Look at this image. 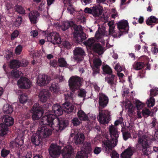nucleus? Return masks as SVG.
Wrapping results in <instances>:
<instances>
[{"instance_id": "obj_35", "label": "nucleus", "mask_w": 158, "mask_h": 158, "mask_svg": "<svg viewBox=\"0 0 158 158\" xmlns=\"http://www.w3.org/2000/svg\"><path fill=\"white\" fill-rule=\"evenodd\" d=\"M78 116L81 120L85 121L88 119V117L85 112L81 110H79L77 113Z\"/></svg>"}, {"instance_id": "obj_20", "label": "nucleus", "mask_w": 158, "mask_h": 158, "mask_svg": "<svg viewBox=\"0 0 158 158\" xmlns=\"http://www.w3.org/2000/svg\"><path fill=\"white\" fill-rule=\"evenodd\" d=\"M27 64L28 63L27 62H25L24 64H21L18 60H14L10 61V66L11 68H18L21 66L26 67Z\"/></svg>"}, {"instance_id": "obj_32", "label": "nucleus", "mask_w": 158, "mask_h": 158, "mask_svg": "<svg viewBox=\"0 0 158 158\" xmlns=\"http://www.w3.org/2000/svg\"><path fill=\"white\" fill-rule=\"evenodd\" d=\"M23 135H19L15 139V145L17 147H20L23 143V139L22 137Z\"/></svg>"}, {"instance_id": "obj_8", "label": "nucleus", "mask_w": 158, "mask_h": 158, "mask_svg": "<svg viewBox=\"0 0 158 158\" xmlns=\"http://www.w3.org/2000/svg\"><path fill=\"white\" fill-rule=\"evenodd\" d=\"M69 82V87L72 92L78 89L81 85L80 78L76 76L71 77Z\"/></svg>"}, {"instance_id": "obj_7", "label": "nucleus", "mask_w": 158, "mask_h": 158, "mask_svg": "<svg viewBox=\"0 0 158 158\" xmlns=\"http://www.w3.org/2000/svg\"><path fill=\"white\" fill-rule=\"evenodd\" d=\"M52 128L49 129L46 126H41L39 127L37 130V134L40 138H46L50 136L52 134Z\"/></svg>"}, {"instance_id": "obj_43", "label": "nucleus", "mask_w": 158, "mask_h": 158, "mask_svg": "<svg viewBox=\"0 0 158 158\" xmlns=\"http://www.w3.org/2000/svg\"><path fill=\"white\" fill-rule=\"evenodd\" d=\"M27 96L25 94H21L19 97V101L22 103H26L27 101Z\"/></svg>"}, {"instance_id": "obj_2", "label": "nucleus", "mask_w": 158, "mask_h": 158, "mask_svg": "<svg viewBox=\"0 0 158 158\" xmlns=\"http://www.w3.org/2000/svg\"><path fill=\"white\" fill-rule=\"evenodd\" d=\"M51 24H54L56 27L61 28L64 31L67 30L70 26H72L74 30L73 35L75 39L77 42L82 41L86 38L82 27L80 26H78L76 25L72 21H63L61 22V24L58 23L53 24L51 23Z\"/></svg>"}, {"instance_id": "obj_60", "label": "nucleus", "mask_w": 158, "mask_h": 158, "mask_svg": "<svg viewBox=\"0 0 158 158\" xmlns=\"http://www.w3.org/2000/svg\"><path fill=\"white\" fill-rule=\"evenodd\" d=\"M114 69L117 72H120L123 70V69L122 67L120 66L119 63H118L116 64L115 67Z\"/></svg>"}, {"instance_id": "obj_54", "label": "nucleus", "mask_w": 158, "mask_h": 158, "mask_svg": "<svg viewBox=\"0 0 158 158\" xmlns=\"http://www.w3.org/2000/svg\"><path fill=\"white\" fill-rule=\"evenodd\" d=\"M72 122L73 125L75 126H77L79 125L80 123V122L77 118H74L72 120Z\"/></svg>"}, {"instance_id": "obj_24", "label": "nucleus", "mask_w": 158, "mask_h": 158, "mask_svg": "<svg viewBox=\"0 0 158 158\" xmlns=\"http://www.w3.org/2000/svg\"><path fill=\"white\" fill-rule=\"evenodd\" d=\"M91 49L100 55L102 54L104 51V48L101 44L97 43Z\"/></svg>"}, {"instance_id": "obj_11", "label": "nucleus", "mask_w": 158, "mask_h": 158, "mask_svg": "<svg viewBox=\"0 0 158 158\" xmlns=\"http://www.w3.org/2000/svg\"><path fill=\"white\" fill-rule=\"evenodd\" d=\"M48 41L51 42L53 44H60L61 40L59 34L56 32H51L47 36Z\"/></svg>"}, {"instance_id": "obj_40", "label": "nucleus", "mask_w": 158, "mask_h": 158, "mask_svg": "<svg viewBox=\"0 0 158 158\" xmlns=\"http://www.w3.org/2000/svg\"><path fill=\"white\" fill-rule=\"evenodd\" d=\"M115 79V76L111 74H109L108 76L106 78V81L110 84H113Z\"/></svg>"}, {"instance_id": "obj_64", "label": "nucleus", "mask_w": 158, "mask_h": 158, "mask_svg": "<svg viewBox=\"0 0 158 158\" xmlns=\"http://www.w3.org/2000/svg\"><path fill=\"white\" fill-rule=\"evenodd\" d=\"M152 51L154 54H155L158 53V47L157 48L156 47H152Z\"/></svg>"}, {"instance_id": "obj_58", "label": "nucleus", "mask_w": 158, "mask_h": 158, "mask_svg": "<svg viewBox=\"0 0 158 158\" xmlns=\"http://www.w3.org/2000/svg\"><path fill=\"white\" fill-rule=\"evenodd\" d=\"M150 113V111L147 108H144L142 110V114L144 116L148 115Z\"/></svg>"}, {"instance_id": "obj_53", "label": "nucleus", "mask_w": 158, "mask_h": 158, "mask_svg": "<svg viewBox=\"0 0 158 158\" xmlns=\"http://www.w3.org/2000/svg\"><path fill=\"white\" fill-rule=\"evenodd\" d=\"M22 50V47L20 45L17 46L15 48V53L19 55L20 54Z\"/></svg>"}, {"instance_id": "obj_15", "label": "nucleus", "mask_w": 158, "mask_h": 158, "mask_svg": "<svg viewBox=\"0 0 158 158\" xmlns=\"http://www.w3.org/2000/svg\"><path fill=\"white\" fill-rule=\"evenodd\" d=\"M139 140L136 147L139 148L145 149L148 145V139L146 136H139Z\"/></svg>"}, {"instance_id": "obj_26", "label": "nucleus", "mask_w": 158, "mask_h": 158, "mask_svg": "<svg viewBox=\"0 0 158 158\" xmlns=\"http://www.w3.org/2000/svg\"><path fill=\"white\" fill-rule=\"evenodd\" d=\"M74 141L76 144H80L83 142L85 139L84 134L82 133H77L74 137Z\"/></svg>"}, {"instance_id": "obj_4", "label": "nucleus", "mask_w": 158, "mask_h": 158, "mask_svg": "<svg viewBox=\"0 0 158 158\" xmlns=\"http://www.w3.org/2000/svg\"><path fill=\"white\" fill-rule=\"evenodd\" d=\"M91 150L90 143L85 142L83 144L81 150L77 153L76 158H88V155Z\"/></svg>"}, {"instance_id": "obj_18", "label": "nucleus", "mask_w": 158, "mask_h": 158, "mask_svg": "<svg viewBox=\"0 0 158 158\" xmlns=\"http://www.w3.org/2000/svg\"><path fill=\"white\" fill-rule=\"evenodd\" d=\"M49 97V94L48 90H43L40 91L39 93V100L42 102H46Z\"/></svg>"}, {"instance_id": "obj_19", "label": "nucleus", "mask_w": 158, "mask_h": 158, "mask_svg": "<svg viewBox=\"0 0 158 158\" xmlns=\"http://www.w3.org/2000/svg\"><path fill=\"white\" fill-rule=\"evenodd\" d=\"M74 54L75 56L74 58L76 61L78 62L80 61L81 60L83 59L82 57L81 56L79 58H77V56H83L84 55L85 52L83 49L79 47H77L76 48V49L74 50Z\"/></svg>"}, {"instance_id": "obj_41", "label": "nucleus", "mask_w": 158, "mask_h": 158, "mask_svg": "<svg viewBox=\"0 0 158 158\" xmlns=\"http://www.w3.org/2000/svg\"><path fill=\"white\" fill-rule=\"evenodd\" d=\"M58 64L61 67H65L67 66V64L65 60L63 58H59L58 60Z\"/></svg>"}, {"instance_id": "obj_42", "label": "nucleus", "mask_w": 158, "mask_h": 158, "mask_svg": "<svg viewBox=\"0 0 158 158\" xmlns=\"http://www.w3.org/2000/svg\"><path fill=\"white\" fill-rule=\"evenodd\" d=\"M158 94V88L156 87H153L150 90V95L152 97L156 96Z\"/></svg>"}, {"instance_id": "obj_61", "label": "nucleus", "mask_w": 158, "mask_h": 158, "mask_svg": "<svg viewBox=\"0 0 158 158\" xmlns=\"http://www.w3.org/2000/svg\"><path fill=\"white\" fill-rule=\"evenodd\" d=\"M101 150L102 149L100 147H96L94 150V152L95 154H98L100 152Z\"/></svg>"}, {"instance_id": "obj_57", "label": "nucleus", "mask_w": 158, "mask_h": 158, "mask_svg": "<svg viewBox=\"0 0 158 158\" xmlns=\"http://www.w3.org/2000/svg\"><path fill=\"white\" fill-rule=\"evenodd\" d=\"M86 92L84 89H80L78 94V95L81 97L85 96Z\"/></svg>"}, {"instance_id": "obj_52", "label": "nucleus", "mask_w": 158, "mask_h": 158, "mask_svg": "<svg viewBox=\"0 0 158 158\" xmlns=\"http://www.w3.org/2000/svg\"><path fill=\"white\" fill-rule=\"evenodd\" d=\"M123 138L125 140H126L131 136L130 133L128 132L125 131L123 132Z\"/></svg>"}, {"instance_id": "obj_37", "label": "nucleus", "mask_w": 158, "mask_h": 158, "mask_svg": "<svg viewBox=\"0 0 158 158\" xmlns=\"http://www.w3.org/2000/svg\"><path fill=\"white\" fill-rule=\"evenodd\" d=\"M23 74L21 72L18 70H13L10 73V76L13 78H18L19 77L21 76Z\"/></svg>"}, {"instance_id": "obj_51", "label": "nucleus", "mask_w": 158, "mask_h": 158, "mask_svg": "<svg viewBox=\"0 0 158 158\" xmlns=\"http://www.w3.org/2000/svg\"><path fill=\"white\" fill-rule=\"evenodd\" d=\"M111 158H119V154L115 151H112L110 154Z\"/></svg>"}, {"instance_id": "obj_56", "label": "nucleus", "mask_w": 158, "mask_h": 158, "mask_svg": "<svg viewBox=\"0 0 158 158\" xmlns=\"http://www.w3.org/2000/svg\"><path fill=\"white\" fill-rule=\"evenodd\" d=\"M19 34V32L17 30L15 31L11 35V40H13L16 38Z\"/></svg>"}, {"instance_id": "obj_6", "label": "nucleus", "mask_w": 158, "mask_h": 158, "mask_svg": "<svg viewBox=\"0 0 158 158\" xmlns=\"http://www.w3.org/2000/svg\"><path fill=\"white\" fill-rule=\"evenodd\" d=\"M32 111L33 112L32 118L34 120H38L44 113L42 107L39 106V104L37 103L34 104Z\"/></svg>"}, {"instance_id": "obj_47", "label": "nucleus", "mask_w": 158, "mask_h": 158, "mask_svg": "<svg viewBox=\"0 0 158 158\" xmlns=\"http://www.w3.org/2000/svg\"><path fill=\"white\" fill-rule=\"evenodd\" d=\"M15 10L17 12L20 14H24L25 12V10L23 8L19 5H16L15 6Z\"/></svg>"}, {"instance_id": "obj_34", "label": "nucleus", "mask_w": 158, "mask_h": 158, "mask_svg": "<svg viewBox=\"0 0 158 158\" xmlns=\"http://www.w3.org/2000/svg\"><path fill=\"white\" fill-rule=\"evenodd\" d=\"M51 91L55 94H57L60 90V87L57 83H53L50 87Z\"/></svg>"}, {"instance_id": "obj_36", "label": "nucleus", "mask_w": 158, "mask_h": 158, "mask_svg": "<svg viewBox=\"0 0 158 158\" xmlns=\"http://www.w3.org/2000/svg\"><path fill=\"white\" fill-rule=\"evenodd\" d=\"M144 65V64L142 62H135L133 64V69L135 70H139L142 69Z\"/></svg>"}, {"instance_id": "obj_14", "label": "nucleus", "mask_w": 158, "mask_h": 158, "mask_svg": "<svg viewBox=\"0 0 158 158\" xmlns=\"http://www.w3.org/2000/svg\"><path fill=\"white\" fill-rule=\"evenodd\" d=\"M19 87L23 89L30 88L31 85L30 81L26 77H22L18 80L17 83Z\"/></svg>"}, {"instance_id": "obj_46", "label": "nucleus", "mask_w": 158, "mask_h": 158, "mask_svg": "<svg viewBox=\"0 0 158 158\" xmlns=\"http://www.w3.org/2000/svg\"><path fill=\"white\" fill-rule=\"evenodd\" d=\"M64 6H67V5L69 6V7H68L67 9L68 12L70 13V14H73L74 10V8L71 6L70 4L69 3L66 4L65 2H64Z\"/></svg>"}, {"instance_id": "obj_28", "label": "nucleus", "mask_w": 158, "mask_h": 158, "mask_svg": "<svg viewBox=\"0 0 158 158\" xmlns=\"http://www.w3.org/2000/svg\"><path fill=\"white\" fill-rule=\"evenodd\" d=\"M42 138L40 137L37 134H33L31 137V141L32 143L36 146L39 145L40 142V139Z\"/></svg>"}, {"instance_id": "obj_27", "label": "nucleus", "mask_w": 158, "mask_h": 158, "mask_svg": "<svg viewBox=\"0 0 158 158\" xmlns=\"http://www.w3.org/2000/svg\"><path fill=\"white\" fill-rule=\"evenodd\" d=\"M133 154V149L131 148H128L122 153L121 156L122 158H131Z\"/></svg>"}, {"instance_id": "obj_49", "label": "nucleus", "mask_w": 158, "mask_h": 158, "mask_svg": "<svg viewBox=\"0 0 158 158\" xmlns=\"http://www.w3.org/2000/svg\"><path fill=\"white\" fill-rule=\"evenodd\" d=\"M10 153V151L5 149H3L1 151V156L3 157L6 156Z\"/></svg>"}, {"instance_id": "obj_45", "label": "nucleus", "mask_w": 158, "mask_h": 158, "mask_svg": "<svg viewBox=\"0 0 158 158\" xmlns=\"http://www.w3.org/2000/svg\"><path fill=\"white\" fill-rule=\"evenodd\" d=\"M135 103L138 110L141 109L144 106V104L142 103L141 102L138 100H135Z\"/></svg>"}, {"instance_id": "obj_13", "label": "nucleus", "mask_w": 158, "mask_h": 158, "mask_svg": "<svg viewBox=\"0 0 158 158\" xmlns=\"http://www.w3.org/2000/svg\"><path fill=\"white\" fill-rule=\"evenodd\" d=\"M74 154L73 149L70 145L65 146L62 150V154L64 158H71Z\"/></svg>"}, {"instance_id": "obj_23", "label": "nucleus", "mask_w": 158, "mask_h": 158, "mask_svg": "<svg viewBox=\"0 0 158 158\" xmlns=\"http://www.w3.org/2000/svg\"><path fill=\"white\" fill-rule=\"evenodd\" d=\"M102 7L99 6H94L92 7V15L94 16H99L102 13Z\"/></svg>"}, {"instance_id": "obj_21", "label": "nucleus", "mask_w": 158, "mask_h": 158, "mask_svg": "<svg viewBox=\"0 0 158 158\" xmlns=\"http://www.w3.org/2000/svg\"><path fill=\"white\" fill-rule=\"evenodd\" d=\"M62 107L63 110L67 113L73 112L74 109L73 105L69 102H66L64 103L62 105Z\"/></svg>"}, {"instance_id": "obj_44", "label": "nucleus", "mask_w": 158, "mask_h": 158, "mask_svg": "<svg viewBox=\"0 0 158 158\" xmlns=\"http://www.w3.org/2000/svg\"><path fill=\"white\" fill-rule=\"evenodd\" d=\"M102 69L103 72L106 73L110 74H111L112 73L111 69L108 65H106L103 66Z\"/></svg>"}, {"instance_id": "obj_48", "label": "nucleus", "mask_w": 158, "mask_h": 158, "mask_svg": "<svg viewBox=\"0 0 158 158\" xmlns=\"http://www.w3.org/2000/svg\"><path fill=\"white\" fill-rule=\"evenodd\" d=\"M110 13L112 18L114 19L118 16V14L114 8H113L111 10Z\"/></svg>"}, {"instance_id": "obj_59", "label": "nucleus", "mask_w": 158, "mask_h": 158, "mask_svg": "<svg viewBox=\"0 0 158 158\" xmlns=\"http://www.w3.org/2000/svg\"><path fill=\"white\" fill-rule=\"evenodd\" d=\"M123 118L122 117H120L119 118L116 120L114 122V125L116 126L119 124H121L123 122Z\"/></svg>"}, {"instance_id": "obj_22", "label": "nucleus", "mask_w": 158, "mask_h": 158, "mask_svg": "<svg viewBox=\"0 0 158 158\" xmlns=\"http://www.w3.org/2000/svg\"><path fill=\"white\" fill-rule=\"evenodd\" d=\"M39 16V14L36 10L31 11L29 13V17L31 23H35Z\"/></svg>"}, {"instance_id": "obj_25", "label": "nucleus", "mask_w": 158, "mask_h": 158, "mask_svg": "<svg viewBox=\"0 0 158 158\" xmlns=\"http://www.w3.org/2000/svg\"><path fill=\"white\" fill-rule=\"evenodd\" d=\"M125 108L129 114H133L134 112V108L130 102L128 100H126L124 102Z\"/></svg>"}, {"instance_id": "obj_16", "label": "nucleus", "mask_w": 158, "mask_h": 158, "mask_svg": "<svg viewBox=\"0 0 158 158\" xmlns=\"http://www.w3.org/2000/svg\"><path fill=\"white\" fill-rule=\"evenodd\" d=\"M109 99L108 97L105 94L100 93L99 95L98 103L99 106L104 108L107 106L108 103Z\"/></svg>"}, {"instance_id": "obj_17", "label": "nucleus", "mask_w": 158, "mask_h": 158, "mask_svg": "<svg viewBox=\"0 0 158 158\" xmlns=\"http://www.w3.org/2000/svg\"><path fill=\"white\" fill-rule=\"evenodd\" d=\"M62 110V108H61V107L60 105L58 104H55L52 106V110L53 111V113L55 114V115L51 114V112L49 111V112L45 116L48 115L49 114H51L54 115L55 117L59 116L62 115L63 114Z\"/></svg>"}, {"instance_id": "obj_5", "label": "nucleus", "mask_w": 158, "mask_h": 158, "mask_svg": "<svg viewBox=\"0 0 158 158\" xmlns=\"http://www.w3.org/2000/svg\"><path fill=\"white\" fill-rule=\"evenodd\" d=\"M110 111L107 110H102L99 107V114L97 118L101 124L107 123L110 120Z\"/></svg>"}, {"instance_id": "obj_50", "label": "nucleus", "mask_w": 158, "mask_h": 158, "mask_svg": "<svg viewBox=\"0 0 158 158\" xmlns=\"http://www.w3.org/2000/svg\"><path fill=\"white\" fill-rule=\"evenodd\" d=\"M93 63L94 65L96 67L101 65V62L99 59H95L94 60Z\"/></svg>"}, {"instance_id": "obj_62", "label": "nucleus", "mask_w": 158, "mask_h": 158, "mask_svg": "<svg viewBox=\"0 0 158 158\" xmlns=\"http://www.w3.org/2000/svg\"><path fill=\"white\" fill-rule=\"evenodd\" d=\"M30 34L31 36L35 37L38 35V33L36 31L34 30L31 31Z\"/></svg>"}, {"instance_id": "obj_31", "label": "nucleus", "mask_w": 158, "mask_h": 158, "mask_svg": "<svg viewBox=\"0 0 158 158\" xmlns=\"http://www.w3.org/2000/svg\"><path fill=\"white\" fill-rule=\"evenodd\" d=\"M97 43L96 40L93 38H91L86 40L85 42V44L87 47H89L90 49H92L93 47Z\"/></svg>"}, {"instance_id": "obj_10", "label": "nucleus", "mask_w": 158, "mask_h": 158, "mask_svg": "<svg viewBox=\"0 0 158 158\" xmlns=\"http://www.w3.org/2000/svg\"><path fill=\"white\" fill-rule=\"evenodd\" d=\"M61 149L60 146H57L55 144H51L49 149V154L51 157L54 158H57L60 154Z\"/></svg>"}, {"instance_id": "obj_9", "label": "nucleus", "mask_w": 158, "mask_h": 158, "mask_svg": "<svg viewBox=\"0 0 158 158\" xmlns=\"http://www.w3.org/2000/svg\"><path fill=\"white\" fill-rule=\"evenodd\" d=\"M118 28L119 31L122 34H119L117 36L119 37L122 34L127 33L128 30L129 26L127 21L126 20H123L117 23Z\"/></svg>"}, {"instance_id": "obj_3", "label": "nucleus", "mask_w": 158, "mask_h": 158, "mask_svg": "<svg viewBox=\"0 0 158 158\" xmlns=\"http://www.w3.org/2000/svg\"><path fill=\"white\" fill-rule=\"evenodd\" d=\"M109 130L111 137L110 140L107 139L102 142V147L105 148L106 152L107 153L110 152L112 148L117 145V139L119 134L117 128L113 125L109 126Z\"/></svg>"}, {"instance_id": "obj_1", "label": "nucleus", "mask_w": 158, "mask_h": 158, "mask_svg": "<svg viewBox=\"0 0 158 158\" xmlns=\"http://www.w3.org/2000/svg\"><path fill=\"white\" fill-rule=\"evenodd\" d=\"M40 124L48 125L53 130L58 131L64 129L68 125V122L64 119L55 118L54 115L49 114L42 118L40 121Z\"/></svg>"}, {"instance_id": "obj_33", "label": "nucleus", "mask_w": 158, "mask_h": 158, "mask_svg": "<svg viewBox=\"0 0 158 158\" xmlns=\"http://www.w3.org/2000/svg\"><path fill=\"white\" fill-rule=\"evenodd\" d=\"M8 131L7 126L5 124H0V135L2 136L6 135Z\"/></svg>"}, {"instance_id": "obj_55", "label": "nucleus", "mask_w": 158, "mask_h": 158, "mask_svg": "<svg viewBox=\"0 0 158 158\" xmlns=\"http://www.w3.org/2000/svg\"><path fill=\"white\" fill-rule=\"evenodd\" d=\"M22 21V18L21 17H19L16 19L15 22V25L16 27L19 26L21 24Z\"/></svg>"}, {"instance_id": "obj_63", "label": "nucleus", "mask_w": 158, "mask_h": 158, "mask_svg": "<svg viewBox=\"0 0 158 158\" xmlns=\"http://www.w3.org/2000/svg\"><path fill=\"white\" fill-rule=\"evenodd\" d=\"M102 35L101 34L99 33V31H96V33L95 35V36L97 39H99L101 38H102ZM103 37L104 36H103Z\"/></svg>"}, {"instance_id": "obj_29", "label": "nucleus", "mask_w": 158, "mask_h": 158, "mask_svg": "<svg viewBox=\"0 0 158 158\" xmlns=\"http://www.w3.org/2000/svg\"><path fill=\"white\" fill-rule=\"evenodd\" d=\"M3 120L5 124V125L7 126H10L12 125L14 122L13 118L11 117L8 116H5L3 117Z\"/></svg>"}, {"instance_id": "obj_38", "label": "nucleus", "mask_w": 158, "mask_h": 158, "mask_svg": "<svg viewBox=\"0 0 158 158\" xmlns=\"http://www.w3.org/2000/svg\"><path fill=\"white\" fill-rule=\"evenodd\" d=\"M158 23V19L153 16H152L148 18L146 21L147 24L149 25H152L153 23Z\"/></svg>"}, {"instance_id": "obj_39", "label": "nucleus", "mask_w": 158, "mask_h": 158, "mask_svg": "<svg viewBox=\"0 0 158 158\" xmlns=\"http://www.w3.org/2000/svg\"><path fill=\"white\" fill-rule=\"evenodd\" d=\"M146 104L148 107H153L155 104V99L154 98L151 96L149 98L147 99Z\"/></svg>"}, {"instance_id": "obj_30", "label": "nucleus", "mask_w": 158, "mask_h": 158, "mask_svg": "<svg viewBox=\"0 0 158 158\" xmlns=\"http://www.w3.org/2000/svg\"><path fill=\"white\" fill-rule=\"evenodd\" d=\"M3 112L6 114H9L12 112L13 110V108L11 105L9 104H5L2 108Z\"/></svg>"}, {"instance_id": "obj_12", "label": "nucleus", "mask_w": 158, "mask_h": 158, "mask_svg": "<svg viewBox=\"0 0 158 158\" xmlns=\"http://www.w3.org/2000/svg\"><path fill=\"white\" fill-rule=\"evenodd\" d=\"M51 80L50 77L46 75L40 74L37 80V83L40 86H43L48 84Z\"/></svg>"}]
</instances>
